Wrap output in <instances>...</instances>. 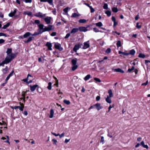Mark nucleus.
I'll return each mask as SVG.
<instances>
[{"label": "nucleus", "mask_w": 150, "mask_h": 150, "mask_svg": "<svg viewBox=\"0 0 150 150\" xmlns=\"http://www.w3.org/2000/svg\"><path fill=\"white\" fill-rule=\"evenodd\" d=\"M14 15H15L13 13V12H11L8 14L9 16L11 17H12Z\"/></svg>", "instance_id": "52"}, {"label": "nucleus", "mask_w": 150, "mask_h": 150, "mask_svg": "<svg viewBox=\"0 0 150 150\" xmlns=\"http://www.w3.org/2000/svg\"><path fill=\"white\" fill-rule=\"evenodd\" d=\"M139 57L140 58H144L145 57L144 54L142 53H140L139 55Z\"/></svg>", "instance_id": "39"}, {"label": "nucleus", "mask_w": 150, "mask_h": 150, "mask_svg": "<svg viewBox=\"0 0 150 150\" xmlns=\"http://www.w3.org/2000/svg\"><path fill=\"white\" fill-rule=\"evenodd\" d=\"M42 33H43V32L41 31H40L38 32H35L33 34H32L31 35L33 36L38 35Z\"/></svg>", "instance_id": "23"}, {"label": "nucleus", "mask_w": 150, "mask_h": 150, "mask_svg": "<svg viewBox=\"0 0 150 150\" xmlns=\"http://www.w3.org/2000/svg\"><path fill=\"white\" fill-rule=\"evenodd\" d=\"M4 36L5 37L7 36L5 34L2 33H0V36Z\"/></svg>", "instance_id": "44"}, {"label": "nucleus", "mask_w": 150, "mask_h": 150, "mask_svg": "<svg viewBox=\"0 0 150 150\" xmlns=\"http://www.w3.org/2000/svg\"><path fill=\"white\" fill-rule=\"evenodd\" d=\"M105 13L108 16H110L111 15V12L110 11H107L105 12Z\"/></svg>", "instance_id": "38"}, {"label": "nucleus", "mask_w": 150, "mask_h": 150, "mask_svg": "<svg viewBox=\"0 0 150 150\" xmlns=\"http://www.w3.org/2000/svg\"><path fill=\"white\" fill-rule=\"evenodd\" d=\"M52 141L53 142V144H55V145H56V144H57L56 143L57 142V140L56 139H53L52 140Z\"/></svg>", "instance_id": "46"}, {"label": "nucleus", "mask_w": 150, "mask_h": 150, "mask_svg": "<svg viewBox=\"0 0 150 150\" xmlns=\"http://www.w3.org/2000/svg\"><path fill=\"white\" fill-rule=\"evenodd\" d=\"M27 15L29 16H31L32 15V13L30 11H28Z\"/></svg>", "instance_id": "58"}, {"label": "nucleus", "mask_w": 150, "mask_h": 150, "mask_svg": "<svg viewBox=\"0 0 150 150\" xmlns=\"http://www.w3.org/2000/svg\"><path fill=\"white\" fill-rule=\"evenodd\" d=\"M94 107L95 108L98 110L103 108V107L100 105V104L97 103L94 105Z\"/></svg>", "instance_id": "8"}, {"label": "nucleus", "mask_w": 150, "mask_h": 150, "mask_svg": "<svg viewBox=\"0 0 150 150\" xmlns=\"http://www.w3.org/2000/svg\"><path fill=\"white\" fill-rule=\"evenodd\" d=\"M114 105H110L108 108V111H107L106 112H107V113L108 112L110 111L111 109V108H113L114 107Z\"/></svg>", "instance_id": "40"}, {"label": "nucleus", "mask_w": 150, "mask_h": 150, "mask_svg": "<svg viewBox=\"0 0 150 150\" xmlns=\"http://www.w3.org/2000/svg\"><path fill=\"white\" fill-rule=\"evenodd\" d=\"M148 83V81H147L145 83L142 84V86H146L147 85Z\"/></svg>", "instance_id": "63"}, {"label": "nucleus", "mask_w": 150, "mask_h": 150, "mask_svg": "<svg viewBox=\"0 0 150 150\" xmlns=\"http://www.w3.org/2000/svg\"><path fill=\"white\" fill-rule=\"evenodd\" d=\"M103 8L105 9H107L108 8V5L107 4H105L103 6Z\"/></svg>", "instance_id": "45"}, {"label": "nucleus", "mask_w": 150, "mask_h": 150, "mask_svg": "<svg viewBox=\"0 0 150 150\" xmlns=\"http://www.w3.org/2000/svg\"><path fill=\"white\" fill-rule=\"evenodd\" d=\"M100 142H102L103 144L104 143V137L103 136L101 137V141H100Z\"/></svg>", "instance_id": "48"}, {"label": "nucleus", "mask_w": 150, "mask_h": 150, "mask_svg": "<svg viewBox=\"0 0 150 150\" xmlns=\"http://www.w3.org/2000/svg\"><path fill=\"white\" fill-rule=\"evenodd\" d=\"M77 59L76 58L73 59L71 60L72 64V70L74 71L78 68V66L76 65Z\"/></svg>", "instance_id": "2"}, {"label": "nucleus", "mask_w": 150, "mask_h": 150, "mask_svg": "<svg viewBox=\"0 0 150 150\" xmlns=\"http://www.w3.org/2000/svg\"><path fill=\"white\" fill-rule=\"evenodd\" d=\"M135 53V51L133 50H132L130 51L129 53V54L134 55Z\"/></svg>", "instance_id": "29"}, {"label": "nucleus", "mask_w": 150, "mask_h": 150, "mask_svg": "<svg viewBox=\"0 0 150 150\" xmlns=\"http://www.w3.org/2000/svg\"><path fill=\"white\" fill-rule=\"evenodd\" d=\"M44 20L47 24H50L51 23V21L52 20V18L51 17H47L44 19Z\"/></svg>", "instance_id": "5"}, {"label": "nucleus", "mask_w": 150, "mask_h": 150, "mask_svg": "<svg viewBox=\"0 0 150 150\" xmlns=\"http://www.w3.org/2000/svg\"><path fill=\"white\" fill-rule=\"evenodd\" d=\"M19 104L21 106H15L14 107L12 106L11 107V108L13 109H16L18 108H19L20 110L21 111H23L24 107V105L22 103H21V102L19 103Z\"/></svg>", "instance_id": "3"}, {"label": "nucleus", "mask_w": 150, "mask_h": 150, "mask_svg": "<svg viewBox=\"0 0 150 150\" xmlns=\"http://www.w3.org/2000/svg\"><path fill=\"white\" fill-rule=\"evenodd\" d=\"M54 114V112L52 109H51L50 110V115L49 117L50 118H52L53 117Z\"/></svg>", "instance_id": "11"}, {"label": "nucleus", "mask_w": 150, "mask_h": 150, "mask_svg": "<svg viewBox=\"0 0 150 150\" xmlns=\"http://www.w3.org/2000/svg\"><path fill=\"white\" fill-rule=\"evenodd\" d=\"M94 80L98 82H101V81L100 79L98 78H94Z\"/></svg>", "instance_id": "43"}, {"label": "nucleus", "mask_w": 150, "mask_h": 150, "mask_svg": "<svg viewBox=\"0 0 150 150\" xmlns=\"http://www.w3.org/2000/svg\"><path fill=\"white\" fill-rule=\"evenodd\" d=\"M68 8H69L68 7L64 9L63 11L65 13H67L68 12Z\"/></svg>", "instance_id": "47"}, {"label": "nucleus", "mask_w": 150, "mask_h": 150, "mask_svg": "<svg viewBox=\"0 0 150 150\" xmlns=\"http://www.w3.org/2000/svg\"><path fill=\"white\" fill-rule=\"evenodd\" d=\"M114 71L117 72H119L122 73H124V71L122 70L120 68H117L115 69H114Z\"/></svg>", "instance_id": "18"}, {"label": "nucleus", "mask_w": 150, "mask_h": 150, "mask_svg": "<svg viewBox=\"0 0 150 150\" xmlns=\"http://www.w3.org/2000/svg\"><path fill=\"white\" fill-rule=\"evenodd\" d=\"M100 99V97L99 96H97L96 98V101H99Z\"/></svg>", "instance_id": "57"}, {"label": "nucleus", "mask_w": 150, "mask_h": 150, "mask_svg": "<svg viewBox=\"0 0 150 150\" xmlns=\"http://www.w3.org/2000/svg\"><path fill=\"white\" fill-rule=\"evenodd\" d=\"M79 46L75 45L73 48V50L75 52H76L77 50H79Z\"/></svg>", "instance_id": "33"}, {"label": "nucleus", "mask_w": 150, "mask_h": 150, "mask_svg": "<svg viewBox=\"0 0 150 150\" xmlns=\"http://www.w3.org/2000/svg\"><path fill=\"white\" fill-rule=\"evenodd\" d=\"M79 30L81 32H85L88 31L87 28L84 27H81L79 28Z\"/></svg>", "instance_id": "10"}, {"label": "nucleus", "mask_w": 150, "mask_h": 150, "mask_svg": "<svg viewBox=\"0 0 150 150\" xmlns=\"http://www.w3.org/2000/svg\"><path fill=\"white\" fill-rule=\"evenodd\" d=\"M14 74V71H12L8 75V76L6 77V81H7L10 78V77L12 76L13 74Z\"/></svg>", "instance_id": "12"}, {"label": "nucleus", "mask_w": 150, "mask_h": 150, "mask_svg": "<svg viewBox=\"0 0 150 150\" xmlns=\"http://www.w3.org/2000/svg\"><path fill=\"white\" fill-rule=\"evenodd\" d=\"M93 29L94 31L96 32H100L98 29H97L96 28H94Z\"/></svg>", "instance_id": "50"}, {"label": "nucleus", "mask_w": 150, "mask_h": 150, "mask_svg": "<svg viewBox=\"0 0 150 150\" xmlns=\"http://www.w3.org/2000/svg\"><path fill=\"white\" fill-rule=\"evenodd\" d=\"M38 26L39 27V28L40 30H43V29L44 28V25L42 24H39L38 25Z\"/></svg>", "instance_id": "27"}, {"label": "nucleus", "mask_w": 150, "mask_h": 150, "mask_svg": "<svg viewBox=\"0 0 150 150\" xmlns=\"http://www.w3.org/2000/svg\"><path fill=\"white\" fill-rule=\"evenodd\" d=\"M25 93H24V92H23L22 93V97L21 98V100H23V101L24 103L25 102Z\"/></svg>", "instance_id": "16"}, {"label": "nucleus", "mask_w": 150, "mask_h": 150, "mask_svg": "<svg viewBox=\"0 0 150 150\" xmlns=\"http://www.w3.org/2000/svg\"><path fill=\"white\" fill-rule=\"evenodd\" d=\"M91 76L90 74H88L84 78V79L86 81H87L90 78Z\"/></svg>", "instance_id": "26"}, {"label": "nucleus", "mask_w": 150, "mask_h": 150, "mask_svg": "<svg viewBox=\"0 0 150 150\" xmlns=\"http://www.w3.org/2000/svg\"><path fill=\"white\" fill-rule=\"evenodd\" d=\"M29 77H32V76L29 74L28 75L27 78L26 79H23V81L25 82H27V81L29 80Z\"/></svg>", "instance_id": "17"}, {"label": "nucleus", "mask_w": 150, "mask_h": 150, "mask_svg": "<svg viewBox=\"0 0 150 150\" xmlns=\"http://www.w3.org/2000/svg\"><path fill=\"white\" fill-rule=\"evenodd\" d=\"M9 62H8L7 60L6 59L3 61L1 63H0V66H4V64H7L9 63Z\"/></svg>", "instance_id": "14"}, {"label": "nucleus", "mask_w": 150, "mask_h": 150, "mask_svg": "<svg viewBox=\"0 0 150 150\" xmlns=\"http://www.w3.org/2000/svg\"><path fill=\"white\" fill-rule=\"evenodd\" d=\"M48 84V85L47 87V88L49 90H50L51 89V88H52V83L51 82H50Z\"/></svg>", "instance_id": "34"}, {"label": "nucleus", "mask_w": 150, "mask_h": 150, "mask_svg": "<svg viewBox=\"0 0 150 150\" xmlns=\"http://www.w3.org/2000/svg\"><path fill=\"white\" fill-rule=\"evenodd\" d=\"M32 0H25V1L26 3H31L32 2Z\"/></svg>", "instance_id": "53"}, {"label": "nucleus", "mask_w": 150, "mask_h": 150, "mask_svg": "<svg viewBox=\"0 0 150 150\" xmlns=\"http://www.w3.org/2000/svg\"><path fill=\"white\" fill-rule=\"evenodd\" d=\"M108 93L109 94V97L110 98H111L113 96V93L112 92V91L111 89H109L108 90Z\"/></svg>", "instance_id": "25"}, {"label": "nucleus", "mask_w": 150, "mask_h": 150, "mask_svg": "<svg viewBox=\"0 0 150 150\" xmlns=\"http://www.w3.org/2000/svg\"><path fill=\"white\" fill-rule=\"evenodd\" d=\"M11 52V49H8L7 50L6 52L7 55L5 59L9 62H10L15 57V54L12 53Z\"/></svg>", "instance_id": "1"}, {"label": "nucleus", "mask_w": 150, "mask_h": 150, "mask_svg": "<svg viewBox=\"0 0 150 150\" xmlns=\"http://www.w3.org/2000/svg\"><path fill=\"white\" fill-rule=\"evenodd\" d=\"M56 33L55 32H53L51 34V35L52 36H55L56 35Z\"/></svg>", "instance_id": "55"}, {"label": "nucleus", "mask_w": 150, "mask_h": 150, "mask_svg": "<svg viewBox=\"0 0 150 150\" xmlns=\"http://www.w3.org/2000/svg\"><path fill=\"white\" fill-rule=\"evenodd\" d=\"M46 45L48 49L49 50H52V45L51 43H50L49 42H47L46 43Z\"/></svg>", "instance_id": "13"}, {"label": "nucleus", "mask_w": 150, "mask_h": 150, "mask_svg": "<svg viewBox=\"0 0 150 150\" xmlns=\"http://www.w3.org/2000/svg\"><path fill=\"white\" fill-rule=\"evenodd\" d=\"M10 23H7L6 24L4 25L2 28L4 29H6L10 25Z\"/></svg>", "instance_id": "32"}, {"label": "nucleus", "mask_w": 150, "mask_h": 150, "mask_svg": "<svg viewBox=\"0 0 150 150\" xmlns=\"http://www.w3.org/2000/svg\"><path fill=\"white\" fill-rule=\"evenodd\" d=\"M117 47H119L121 46V42L120 40L118 41L116 43Z\"/></svg>", "instance_id": "35"}, {"label": "nucleus", "mask_w": 150, "mask_h": 150, "mask_svg": "<svg viewBox=\"0 0 150 150\" xmlns=\"http://www.w3.org/2000/svg\"><path fill=\"white\" fill-rule=\"evenodd\" d=\"M134 69V66H132L131 68L129 69L128 70V71L129 72H131Z\"/></svg>", "instance_id": "41"}, {"label": "nucleus", "mask_w": 150, "mask_h": 150, "mask_svg": "<svg viewBox=\"0 0 150 150\" xmlns=\"http://www.w3.org/2000/svg\"><path fill=\"white\" fill-rule=\"evenodd\" d=\"M112 9L113 12H114L116 13L118 11L117 8L116 7L112 8Z\"/></svg>", "instance_id": "36"}, {"label": "nucleus", "mask_w": 150, "mask_h": 150, "mask_svg": "<svg viewBox=\"0 0 150 150\" xmlns=\"http://www.w3.org/2000/svg\"><path fill=\"white\" fill-rule=\"evenodd\" d=\"M96 26L99 27H100L103 25L102 23L100 22L96 23Z\"/></svg>", "instance_id": "31"}, {"label": "nucleus", "mask_w": 150, "mask_h": 150, "mask_svg": "<svg viewBox=\"0 0 150 150\" xmlns=\"http://www.w3.org/2000/svg\"><path fill=\"white\" fill-rule=\"evenodd\" d=\"M139 23H137L136 24V27L138 28H140L141 27V25H139Z\"/></svg>", "instance_id": "51"}, {"label": "nucleus", "mask_w": 150, "mask_h": 150, "mask_svg": "<svg viewBox=\"0 0 150 150\" xmlns=\"http://www.w3.org/2000/svg\"><path fill=\"white\" fill-rule=\"evenodd\" d=\"M112 20L113 22H115V18L113 16H112Z\"/></svg>", "instance_id": "64"}, {"label": "nucleus", "mask_w": 150, "mask_h": 150, "mask_svg": "<svg viewBox=\"0 0 150 150\" xmlns=\"http://www.w3.org/2000/svg\"><path fill=\"white\" fill-rule=\"evenodd\" d=\"M79 28H73L71 32V33H76L78 31Z\"/></svg>", "instance_id": "19"}, {"label": "nucleus", "mask_w": 150, "mask_h": 150, "mask_svg": "<svg viewBox=\"0 0 150 150\" xmlns=\"http://www.w3.org/2000/svg\"><path fill=\"white\" fill-rule=\"evenodd\" d=\"M49 4H52V0H47V1Z\"/></svg>", "instance_id": "59"}, {"label": "nucleus", "mask_w": 150, "mask_h": 150, "mask_svg": "<svg viewBox=\"0 0 150 150\" xmlns=\"http://www.w3.org/2000/svg\"><path fill=\"white\" fill-rule=\"evenodd\" d=\"M45 14H43L42 13L40 12L37 13L36 15H35V16L40 18H42L43 17H45Z\"/></svg>", "instance_id": "9"}, {"label": "nucleus", "mask_w": 150, "mask_h": 150, "mask_svg": "<svg viewBox=\"0 0 150 150\" xmlns=\"http://www.w3.org/2000/svg\"><path fill=\"white\" fill-rule=\"evenodd\" d=\"M53 25H49L47 27H45L42 32H44L47 31H49L54 29Z\"/></svg>", "instance_id": "4"}, {"label": "nucleus", "mask_w": 150, "mask_h": 150, "mask_svg": "<svg viewBox=\"0 0 150 150\" xmlns=\"http://www.w3.org/2000/svg\"><path fill=\"white\" fill-rule=\"evenodd\" d=\"M64 102L67 105H69L70 103V101L69 100H64Z\"/></svg>", "instance_id": "37"}, {"label": "nucleus", "mask_w": 150, "mask_h": 150, "mask_svg": "<svg viewBox=\"0 0 150 150\" xmlns=\"http://www.w3.org/2000/svg\"><path fill=\"white\" fill-rule=\"evenodd\" d=\"M89 8L91 9V13H93L95 11V10L92 7V6H91Z\"/></svg>", "instance_id": "49"}, {"label": "nucleus", "mask_w": 150, "mask_h": 150, "mask_svg": "<svg viewBox=\"0 0 150 150\" xmlns=\"http://www.w3.org/2000/svg\"><path fill=\"white\" fill-rule=\"evenodd\" d=\"M31 35L32 34L30 32H27L23 35V37L24 38H26L29 36L30 35Z\"/></svg>", "instance_id": "21"}, {"label": "nucleus", "mask_w": 150, "mask_h": 150, "mask_svg": "<svg viewBox=\"0 0 150 150\" xmlns=\"http://www.w3.org/2000/svg\"><path fill=\"white\" fill-rule=\"evenodd\" d=\"M70 36V33H67L66 35V36L65 37V38H68L69 36Z\"/></svg>", "instance_id": "56"}, {"label": "nucleus", "mask_w": 150, "mask_h": 150, "mask_svg": "<svg viewBox=\"0 0 150 150\" xmlns=\"http://www.w3.org/2000/svg\"><path fill=\"white\" fill-rule=\"evenodd\" d=\"M87 21V20L85 19H80L79 21V22L80 23H84Z\"/></svg>", "instance_id": "30"}, {"label": "nucleus", "mask_w": 150, "mask_h": 150, "mask_svg": "<svg viewBox=\"0 0 150 150\" xmlns=\"http://www.w3.org/2000/svg\"><path fill=\"white\" fill-rule=\"evenodd\" d=\"M111 52V49L108 48L105 51V52L107 54H109Z\"/></svg>", "instance_id": "42"}, {"label": "nucleus", "mask_w": 150, "mask_h": 150, "mask_svg": "<svg viewBox=\"0 0 150 150\" xmlns=\"http://www.w3.org/2000/svg\"><path fill=\"white\" fill-rule=\"evenodd\" d=\"M59 136L60 138H61L62 137H63L64 136V133H62L61 134H59Z\"/></svg>", "instance_id": "61"}, {"label": "nucleus", "mask_w": 150, "mask_h": 150, "mask_svg": "<svg viewBox=\"0 0 150 150\" xmlns=\"http://www.w3.org/2000/svg\"><path fill=\"white\" fill-rule=\"evenodd\" d=\"M89 40L88 41L86 42H85L84 43V45L83 47V48L84 49H86L88 48L90 46V45L89 44Z\"/></svg>", "instance_id": "7"}, {"label": "nucleus", "mask_w": 150, "mask_h": 150, "mask_svg": "<svg viewBox=\"0 0 150 150\" xmlns=\"http://www.w3.org/2000/svg\"><path fill=\"white\" fill-rule=\"evenodd\" d=\"M38 85H35L33 86H30V89L32 91H33L35 90L36 89V88L37 87Z\"/></svg>", "instance_id": "22"}, {"label": "nucleus", "mask_w": 150, "mask_h": 150, "mask_svg": "<svg viewBox=\"0 0 150 150\" xmlns=\"http://www.w3.org/2000/svg\"><path fill=\"white\" fill-rule=\"evenodd\" d=\"M80 16V14H79L76 13H74L72 14L71 17L72 18H76L79 16Z\"/></svg>", "instance_id": "15"}, {"label": "nucleus", "mask_w": 150, "mask_h": 150, "mask_svg": "<svg viewBox=\"0 0 150 150\" xmlns=\"http://www.w3.org/2000/svg\"><path fill=\"white\" fill-rule=\"evenodd\" d=\"M141 145L144 148L148 149V146L147 145H145L144 141H142L140 143Z\"/></svg>", "instance_id": "20"}, {"label": "nucleus", "mask_w": 150, "mask_h": 150, "mask_svg": "<svg viewBox=\"0 0 150 150\" xmlns=\"http://www.w3.org/2000/svg\"><path fill=\"white\" fill-rule=\"evenodd\" d=\"M5 40L3 39H0V44H2L4 42Z\"/></svg>", "instance_id": "60"}, {"label": "nucleus", "mask_w": 150, "mask_h": 150, "mask_svg": "<svg viewBox=\"0 0 150 150\" xmlns=\"http://www.w3.org/2000/svg\"><path fill=\"white\" fill-rule=\"evenodd\" d=\"M40 21L38 20H36L35 21V23L36 24H39L40 23Z\"/></svg>", "instance_id": "54"}, {"label": "nucleus", "mask_w": 150, "mask_h": 150, "mask_svg": "<svg viewBox=\"0 0 150 150\" xmlns=\"http://www.w3.org/2000/svg\"><path fill=\"white\" fill-rule=\"evenodd\" d=\"M145 64L146 65H147L148 63H150V61L148 60H145Z\"/></svg>", "instance_id": "62"}, {"label": "nucleus", "mask_w": 150, "mask_h": 150, "mask_svg": "<svg viewBox=\"0 0 150 150\" xmlns=\"http://www.w3.org/2000/svg\"><path fill=\"white\" fill-rule=\"evenodd\" d=\"M54 46L55 48L60 51H62L63 49V48L61 47V45L60 44L56 43L55 44Z\"/></svg>", "instance_id": "6"}, {"label": "nucleus", "mask_w": 150, "mask_h": 150, "mask_svg": "<svg viewBox=\"0 0 150 150\" xmlns=\"http://www.w3.org/2000/svg\"><path fill=\"white\" fill-rule=\"evenodd\" d=\"M105 100L106 101L109 103H111L112 101L111 99L110 98V97H109V96H107Z\"/></svg>", "instance_id": "24"}, {"label": "nucleus", "mask_w": 150, "mask_h": 150, "mask_svg": "<svg viewBox=\"0 0 150 150\" xmlns=\"http://www.w3.org/2000/svg\"><path fill=\"white\" fill-rule=\"evenodd\" d=\"M33 38L32 37H30L26 41H24L25 43H28L31 41L32 40Z\"/></svg>", "instance_id": "28"}]
</instances>
